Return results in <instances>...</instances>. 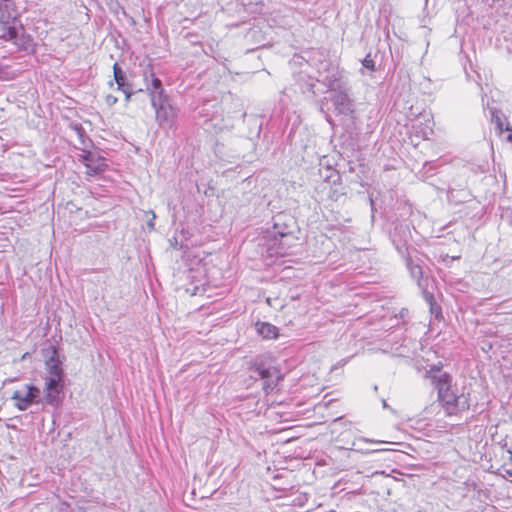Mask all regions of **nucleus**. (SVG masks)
<instances>
[{
	"label": "nucleus",
	"instance_id": "nucleus-12",
	"mask_svg": "<svg viewBox=\"0 0 512 512\" xmlns=\"http://www.w3.org/2000/svg\"><path fill=\"white\" fill-rule=\"evenodd\" d=\"M363 66L368 68L369 70L371 71H375L376 70V67H375V62L374 60L370 57V55H367L364 60H363Z\"/></svg>",
	"mask_w": 512,
	"mask_h": 512
},
{
	"label": "nucleus",
	"instance_id": "nucleus-9",
	"mask_svg": "<svg viewBox=\"0 0 512 512\" xmlns=\"http://www.w3.org/2000/svg\"><path fill=\"white\" fill-rule=\"evenodd\" d=\"M146 90L150 97L151 102H155L159 98L166 97L161 80L156 77L155 73L151 70L149 76L145 78Z\"/></svg>",
	"mask_w": 512,
	"mask_h": 512
},
{
	"label": "nucleus",
	"instance_id": "nucleus-4",
	"mask_svg": "<svg viewBox=\"0 0 512 512\" xmlns=\"http://www.w3.org/2000/svg\"><path fill=\"white\" fill-rule=\"evenodd\" d=\"M17 22L13 0H0V39L15 40L18 34Z\"/></svg>",
	"mask_w": 512,
	"mask_h": 512
},
{
	"label": "nucleus",
	"instance_id": "nucleus-7",
	"mask_svg": "<svg viewBox=\"0 0 512 512\" xmlns=\"http://www.w3.org/2000/svg\"><path fill=\"white\" fill-rule=\"evenodd\" d=\"M40 390L38 387L30 384L23 385L16 389L11 399L14 401V406L19 410H26L29 408L39 396Z\"/></svg>",
	"mask_w": 512,
	"mask_h": 512
},
{
	"label": "nucleus",
	"instance_id": "nucleus-10",
	"mask_svg": "<svg viewBox=\"0 0 512 512\" xmlns=\"http://www.w3.org/2000/svg\"><path fill=\"white\" fill-rule=\"evenodd\" d=\"M255 329L257 334L264 340H276L280 335L279 329L266 321H257L255 323Z\"/></svg>",
	"mask_w": 512,
	"mask_h": 512
},
{
	"label": "nucleus",
	"instance_id": "nucleus-5",
	"mask_svg": "<svg viewBox=\"0 0 512 512\" xmlns=\"http://www.w3.org/2000/svg\"><path fill=\"white\" fill-rule=\"evenodd\" d=\"M263 380V390L266 394L272 393L283 381L284 375L278 365H272L264 361L255 362L251 367Z\"/></svg>",
	"mask_w": 512,
	"mask_h": 512
},
{
	"label": "nucleus",
	"instance_id": "nucleus-3",
	"mask_svg": "<svg viewBox=\"0 0 512 512\" xmlns=\"http://www.w3.org/2000/svg\"><path fill=\"white\" fill-rule=\"evenodd\" d=\"M52 352V356L46 362L48 369L44 385V398L49 404L55 401L63 388V369L56 347H52Z\"/></svg>",
	"mask_w": 512,
	"mask_h": 512
},
{
	"label": "nucleus",
	"instance_id": "nucleus-15",
	"mask_svg": "<svg viewBox=\"0 0 512 512\" xmlns=\"http://www.w3.org/2000/svg\"><path fill=\"white\" fill-rule=\"evenodd\" d=\"M508 139H509V140H512V135H509V136H508Z\"/></svg>",
	"mask_w": 512,
	"mask_h": 512
},
{
	"label": "nucleus",
	"instance_id": "nucleus-1",
	"mask_svg": "<svg viewBox=\"0 0 512 512\" xmlns=\"http://www.w3.org/2000/svg\"><path fill=\"white\" fill-rule=\"evenodd\" d=\"M300 227L294 216L280 212L275 217L273 234L266 239V251L271 258L285 257L299 241Z\"/></svg>",
	"mask_w": 512,
	"mask_h": 512
},
{
	"label": "nucleus",
	"instance_id": "nucleus-2",
	"mask_svg": "<svg viewBox=\"0 0 512 512\" xmlns=\"http://www.w3.org/2000/svg\"><path fill=\"white\" fill-rule=\"evenodd\" d=\"M435 387L438 393V400L446 415L453 416L468 411L470 408V394H457L452 389V377L448 373L441 374L435 378Z\"/></svg>",
	"mask_w": 512,
	"mask_h": 512
},
{
	"label": "nucleus",
	"instance_id": "nucleus-13",
	"mask_svg": "<svg viewBox=\"0 0 512 512\" xmlns=\"http://www.w3.org/2000/svg\"><path fill=\"white\" fill-rule=\"evenodd\" d=\"M120 91H122L124 94H125V100L128 102L130 101L131 99V96L133 94V91H132V84L129 85V86H126L124 89H119Z\"/></svg>",
	"mask_w": 512,
	"mask_h": 512
},
{
	"label": "nucleus",
	"instance_id": "nucleus-11",
	"mask_svg": "<svg viewBox=\"0 0 512 512\" xmlns=\"http://www.w3.org/2000/svg\"><path fill=\"white\" fill-rule=\"evenodd\" d=\"M113 77L115 83L117 84L118 90L124 89L126 86L131 85V83L127 81L125 72L122 70L121 66L117 62L113 64Z\"/></svg>",
	"mask_w": 512,
	"mask_h": 512
},
{
	"label": "nucleus",
	"instance_id": "nucleus-14",
	"mask_svg": "<svg viewBox=\"0 0 512 512\" xmlns=\"http://www.w3.org/2000/svg\"><path fill=\"white\" fill-rule=\"evenodd\" d=\"M117 101H118V99L114 95H107L105 98V102L108 106H113L114 104L117 103Z\"/></svg>",
	"mask_w": 512,
	"mask_h": 512
},
{
	"label": "nucleus",
	"instance_id": "nucleus-8",
	"mask_svg": "<svg viewBox=\"0 0 512 512\" xmlns=\"http://www.w3.org/2000/svg\"><path fill=\"white\" fill-rule=\"evenodd\" d=\"M82 157V162L86 167L88 175H96L104 172L107 169L105 158L96 153L85 151Z\"/></svg>",
	"mask_w": 512,
	"mask_h": 512
},
{
	"label": "nucleus",
	"instance_id": "nucleus-6",
	"mask_svg": "<svg viewBox=\"0 0 512 512\" xmlns=\"http://www.w3.org/2000/svg\"><path fill=\"white\" fill-rule=\"evenodd\" d=\"M151 105L155 110V118L160 127L171 128L175 124L178 110L170 103L168 96L151 102Z\"/></svg>",
	"mask_w": 512,
	"mask_h": 512
}]
</instances>
